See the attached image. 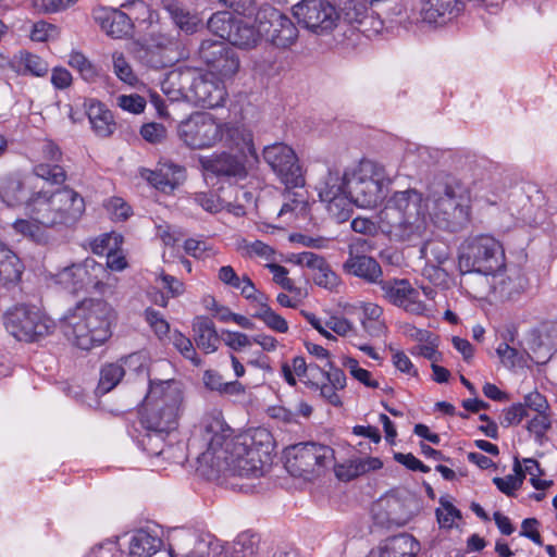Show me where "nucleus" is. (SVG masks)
<instances>
[{"mask_svg": "<svg viewBox=\"0 0 557 557\" xmlns=\"http://www.w3.org/2000/svg\"><path fill=\"white\" fill-rule=\"evenodd\" d=\"M271 435L257 429L239 436L220 419H213L203 430L207 449L198 457L199 469L209 479L225 476L260 478L270 462Z\"/></svg>", "mask_w": 557, "mask_h": 557, "instance_id": "1", "label": "nucleus"}, {"mask_svg": "<svg viewBox=\"0 0 557 557\" xmlns=\"http://www.w3.org/2000/svg\"><path fill=\"white\" fill-rule=\"evenodd\" d=\"M377 225L401 242L422 239L429 227L428 199L416 188L394 191L377 213Z\"/></svg>", "mask_w": 557, "mask_h": 557, "instance_id": "2", "label": "nucleus"}, {"mask_svg": "<svg viewBox=\"0 0 557 557\" xmlns=\"http://www.w3.org/2000/svg\"><path fill=\"white\" fill-rule=\"evenodd\" d=\"M83 196L63 186L53 191L39 190L25 201V212L40 226L63 230L74 226L85 212Z\"/></svg>", "mask_w": 557, "mask_h": 557, "instance_id": "3", "label": "nucleus"}, {"mask_svg": "<svg viewBox=\"0 0 557 557\" xmlns=\"http://www.w3.org/2000/svg\"><path fill=\"white\" fill-rule=\"evenodd\" d=\"M184 408L183 384L176 380H150L143 403L140 422L145 430L171 432L177 428Z\"/></svg>", "mask_w": 557, "mask_h": 557, "instance_id": "4", "label": "nucleus"}, {"mask_svg": "<svg viewBox=\"0 0 557 557\" xmlns=\"http://www.w3.org/2000/svg\"><path fill=\"white\" fill-rule=\"evenodd\" d=\"M506 256L500 242L490 235L466 239L459 249L458 265L462 274L480 273L488 277L505 270Z\"/></svg>", "mask_w": 557, "mask_h": 557, "instance_id": "5", "label": "nucleus"}, {"mask_svg": "<svg viewBox=\"0 0 557 557\" xmlns=\"http://www.w3.org/2000/svg\"><path fill=\"white\" fill-rule=\"evenodd\" d=\"M428 199L433 205L434 220L441 227L457 232L469 222V197L459 184H436L431 188Z\"/></svg>", "mask_w": 557, "mask_h": 557, "instance_id": "6", "label": "nucleus"}, {"mask_svg": "<svg viewBox=\"0 0 557 557\" xmlns=\"http://www.w3.org/2000/svg\"><path fill=\"white\" fill-rule=\"evenodd\" d=\"M178 85V92L196 106L215 108L226 97V89L221 78L213 72L196 73L193 71L173 72L169 75L168 85Z\"/></svg>", "mask_w": 557, "mask_h": 557, "instance_id": "7", "label": "nucleus"}, {"mask_svg": "<svg viewBox=\"0 0 557 557\" xmlns=\"http://www.w3.org/2000/svg\"><path fill=\"white\" fill-rule=\"evenodd\" d=\"M391 184L383 165L363 160L349 172L348 194L356 206L372 208L381 201L384 188Z\"/></svg>", "mask_w": 557, "mask_h": 557, "instance_id": "8", "label": "nucleus"}, {"mask_svg": "<svg viewBox=\"0 0 557 557\" xmlns=\"http://www.w3.org/2000/svg\"><path fill=\"white\" fill-rule=\"evenodd\" d=\"M4 325L13 337L24 342L44 337L50 334L54 327L53 321L36 307L25 305L15 306L7 311Z\"/></svg>", "mask_w": 557, "mask_h": 557, "instance_id": "9", "label": "nucleus"}, {"mask_svg": "<svg viewBox=\"0 0 557 557\" xmlns=\"http://www.w3.org/2000/svg\"><path fill=\"white\" fill-rule=\"evenodd\" d=\"M180 139L190 149H207L223 139V125L209 113L196 112L177 126Z\"/></svg>", "mask_w": 557, "mask_h": 557, "instance_id": "10", "label": "nucleus"}, {"mask_svg": "<svg viewBox=\"0 0 557 557\" xmlns=\"http://www.w3.org/2000/svg\"><path fill=\"white\" fill-rule=\"evenodd\" d=\"M334 450L326 445L312 442L298 443L287 450L286 468L293 475L318 474L333 463Z\"/></svg>", "mask_w": 557, "mask_h": 557, "instance_id": "11", "label": "nucleus"}, {"mask_svg": "<svg viewBox=\"0 0 557 557\" xmlns=\"http://www.w3.org/2000/svg\"><path fill=\"white\" fill-rule=\"evenodd\" d=\"M109 276L110 272L103 264L98 263L92 258H87L81 263H74L62 269L57 273L55 281L72 292L91 288L101 293Z\"/></svg>", "mask_w": 557, "mask_h": 557, "instance_id": "12", "label": "nucleus"}, {"mask_svg": "<svg viewBox=\"0 0 557 557\" xmlns=\"http://www.w3.org/2000/svg\"><path fill=\"white\" fill-rule=\"evenodd\" d=\"M255 22L261 37L277 48H288L298 38V29L293 21L277 9L267 5L259 9Z\"/></svg>", "mask_w": 557, "mask_h": 557, "instance_id": "13", "label": "nucleus"}, {"mask_svg": "<svg viewBox=\"0 0 557 557\" xmlns=\"http://www.w3.org/2000/svg\"><path fill=\"white\" fill-rule=\"evenodd\" d=\"M293 14L300 25L318 35L332 32L339 18L327 0H301L293 7Z\"/></svg>", "mask_w": 557, "mask_h": 557, "instance_id": "14", "label": "nucleus"}, {"mask_svg": "<svg viewBox=\"0 0 557 557\" xmlns=\"http://www.w3.org/2000/svg\"><path fill=\"white\" fill-rule=\"evenodd\" d=\"M263 159L287 187L302 185L304 180L294 150L285 144H273L263 150Z\"/></svg>", "mask_w": 557, "mask_h": 557, "instance_id": "15", "label": "nucleus"}, {"mask_svg": "<svg viewBox=\"0 0 557 557\" xmlns=\"http://www.w3.org/2000/svg\"><path fill=\"white\" fill-rule=\"evenodd\" d=\"M77 318L87 324L94 338L103 344L111 336V322L114 318L112 307L101 299L84 300L74 310Z\"/></svg>", "mask_w": 557, "mask_h": 557, "instance_id": "16", "label": "nucleus"}, {"mask_svg": "<svg viewBox=\"0 0 557 557\" xmlns=\"http://www.w3.org/2000/svg\"><path fill=\"white\" fill-rule=\"evenodd\" d=\"M377 285L387 302L414 314H423L426 311L425 304L419 299V290L408 280H381Z\"/></svg>", "mask_w": 557, "mask_h": 557, "instance_id": "17", "label": "nucleus"}, {"mask_svg": "<svg viewBox=\"0 0 557 557\" xmlns=\"http://www.w3.org/2000/svg\"><path fill=\"white\" fill-rule=\"evenodd\" d=\"M366 242L361 239L349 245V256L343 268L348 274L362 278L367 283L379 284L383 274L379 262L372 257L358 253V247L362 248Z\"/></svg>", "mask_w": 557, "mask_h": 557, "instance_id": "18", "label": "nucleus"}, {"mask_svg": "<svg viewBox=\"0 0 557 557\" xmlns=\"http://www.w3.org/2000/svg\"><path fill=\"white\" fill-rule=\"evenodd\" d=\"M140 176L156 189L171 194L185 180V169L178 164L160 162L156 170L141 169Z\"/></svg>", "mask_w": 557, "mask_h": 557, "instance_id": "19", "label": "nucleus"}, {"mask_svg": "<svg viewBox=\"0 0 557 557\" xmlns=\"http://www.w3.org/2000/svg\"><path fill=\"white\" fill-rule=\"evenodd\" d=\"M199 163L205 172L219 177L243 180L247 176L243 160L226 152L201 157Z\"/></svg>", "mask_w": 557, "mask_h": 557, "instance_id": "20", "label": "nucleus"}, {"mask_svg": "<svg viewBox=\"0 0 557 557\" xmlns=\"http://www.w3.org/2000/svg\"><path fill=\"white\" fill-rule=\"evenodd\" d=\"M491 295L495 300L509 301L518 298L524 290V280L516 270L497 271L488 275Z\"/></svg>", "mask_w": 557, "mask_h": 557, "instance_id": "21", "label": "nucleus"}, {"mask_svg": "<svg viewBox=\"0 0 557 557\" xmlns=\"http://www.w3.org/2000/svg\"><path fill=\"white\" fill-rule=\"evenodd\" d=\"M92 16L101 29L112 38H124L133 30L129 16L117 9L99 7L94 10Z\"/></svg>", "mask_w": 557, "mask_h": 557, "instance_id": "22", "label": "nucleus"}, {"mask_svg": "<svg viewBox=\"0 0 557 557\" xmlns=\"http://www.w3.org/2000/svg\"><path fill=\"white\" fill-rule=\"evenodd\" d=\"M462 10L458 0H422L420 16L428 24L443 25L455 18Z\"/></svg>", "mask_w": 557, "mask_h": 557, "instance_id": "23", "label": "nucleus"}, {"mask_svg": "<svg viewBox=\"0 0 557 557\" xmlns=\"http://www.w3.org/2000/svg\"><path fill=\"white\" fill-rule=\"evenodd\" d=\"M419 550V542L413 536L400 534L383 541L368 557H414Z\"/></svg>", "mask_w": 557, "mask_h": 557, "instance_id": "24", "label": "nucleus"}, {"mask_svg": "<svg viewBox=\"0 0 557 557\" xmlns=\"http://www.w3.org/2000/svg\"><path fill=\"white\" fill-rule=\"evenodd\" d=\"M62 331L66 338L81 349L89 350L100 343L94 338V333L85 322L77 318L73 311L65 318L62 324Z\"/></svg>", "mask_w": 557, "mask_h": 557, "instance_id": "25", "label": "nucleus"}, {"mask_svg": "<svg viewBox=\"0 0 557 557\" xmlns=\"http://www.w3.org/2000/svg\"><path fill=\"white\" fill-rule=\"evenodd\" d=\"M86 114L92 131L99 137H109L115 129L112 112L100 101L90 99L85 103Z\"/></svg>", "mask_w": 557, "mask_h": 557, "instance_id": "26", "label": "nucleus"}, {"mask_svg": "<svg viewBox=\"0 0 557 557\" xmlns=\"http://www.w3.org/2000/svg\"><path fill=\"white\" fill-rule=\"evenodd\" d=\"M162 7L172 23L185 34H194L200 26V18L177 0H162Z\"/></svg>", "mask_w": 557, "mask_h": 557, "instance_id": "27", "label": "nucleus"}, {"mask_svg": "<svg viewBox=\"0 0 557 557\" xmlns=\"http://www.w3.org/2000/svg\"><path fill=\"white\" fill-rule=\"evenodd\" d=\"M9 66L18 75H32L35 77H44L49 71V64L46 60L26 50L15 53Z\"/></svg>", "mask_w": 557, "mask_h": 557, "instance_id": "28", "label": "nucleus"}, {"mask_svg": "<svg viewBox=\"0 0 557 557\" xmlns=\"http://www.w3.org/2000/svg\"><path fill=\"white\" fill-rule=\"evenodd\" d=\"M348 171L341 173L338 170H327L317 186L320 200L334 199L348 194Z\"/></svg>", "mask_w": 557, "mask_h": 557, "instance_id": "29", "label": "nucleus"}, {"mask_svg": "<svg viewBox=\"0 0 557 557\" xmlns=\"http://www.w3.org/2000/svg\"><path fill=\"white\" fill-rule=\"evenodd\" d=\"M345 16L358 32L367 37L380 34L384 27L383 21L375 16L373 11L364 10L363 7H354L345 13Z\"/></svg>", "mask_w": 557, "mask_h": 557, "instance_id": "30", "label": "nucleus"}, {"mask_svg": "<svg viewBox=\"0 0 557 557\" xmlns=\"http://www.w3.org/2000/svg\"><path fill=\"white\" fill-rule=\"evenodd\" d=\"M194 338L201 350L206 354L214 352L220 343V336L215 330L214 323L203 317H198L193 323Z\"/></svg>", "mask_w": 557, "mask_h": 557, "instance_id": "31", "label": "nucleus"}, {"mask_svg": "<svg viewBox=\"0 0 557 557\" xmlns=\"http://www.w3.org/2000/svg\"><path fill=\"white\" fill-rule=\"evenodd\" d=\"M411 503L412 500L406 502L396 496H387L379 500V509L383 508L387 511L393 527H403L408 523L413 516Z\"/></svg>", "mask_w": 557, "mask_h": 557, "instance_id": "32", "label": "nucleus"}, {"mask_svg": "<svg viewBox=\"0 0 557 557\" xmlns=\"http://www.w3.org/2000/svg\"><path fill=\"white\" fill-rule=\"evenodd\" d=\"M260 37L259 28L256 29L250 21L238 17L233 25L228 42L242 49H249L257 45Z\"/></svg>", "mask_w": 557, "mask_h": 557, "instance_id": "33", "label": "nucleus"}, {"mask_svg": "<svg viewBox=\"0 0 557 557\" xmlns=\"http://www.w3.org/2000/svg\"><path fill=\"white\" fill-rule=\"evenodd\" d=\"M23 264L18 257L4 244L0 243V282L16 283L21 280Z\"/></svg>", "mask_w": 557, "mask_h": 557, "instance_id": "34", "label": "nucleus"}, {"mask_svg": "<svg viewBox=\"0 0 557 557\" xmlns=\"http://www.w3.org/2000/svg\"><path fill=\"white\" fill-rule=\"evenodd\" d=\"M161 540L145 530H138L129 543L131 557H151L158 552Z\"/></svg>", "mask_w": 557, "mask_h": 557, "instance_id": "35", "label": "nucleus"}, {"mask_svg": "<svg viewBox=\"0 0 557 557\" xmlns=\"http://www.w3.org/2000/svg\"><path fill=\"white\" fill-rule=\"evenodd\" d=\"M420 256L426 264L444 265L449 260L450 249L442 240H429L420 248Z\"/></svg>", "mask_w": 557, "mask_h": 557, "instance_id": "36", "label": "nucleus"}, {"mask_svg": "<svg viewBox=\"0 0 557 557\" xmlns=\"http://www.w3.org/2000/svg\"><path fill=\"white\" fill-rule=\"evenodd\" d=\"M125 369L120 363H108L101 368L97 393L107 394L111 392L122 380Z\"/></svg>", "mask_w": 557, "mask_h": 557, "instance_id": "37", "label": "nucleus"}, {"mask_svg": "<svg viewBox=\"0 0 557 557\" xmlns=\"http://www.w3.org/2000/svg\"><path fill=\"white\" fill-rule=\"evenodd\" d=\"M203 383L207 388L220 394L236 395L244 392V387L239 382H224L222 375L213 370H207L203 373Z\"/></svg>", "mask_w": 557, "mask_h": 557, "instance_id": "38", "label": "nucleus"}, {"mask_svg": "<svg viewBox=\"0 0 557 557\" xmlns=\"http://www.w3.org/2000/svg\"><path fill=\"white\" fill-rule=\"evenodd\" d=\"M237 18L226 11L215 12L208 20L207 26L212 34L228 41L233 25Z\"/></svg>", "mask_w": 557, "mask_h": 557, "instance_id": "39", "label": "nucleus"}, {"mask_svg": "<svg viewBox=\"0 0 557 557\" xmlns=\"http://www.w3.org/2000/svg\"><path fill=\"white\" fill-rule=\"evenodd\" d=\"M321 201L326 205V210L329 214L336 222L343 223L350 218L354 201L349 194H346L341 197H335L334 199H324Z\"/></svg>", "mask_w": 557, "mask_h": 557, "instance_id": "40", "label": "nucleus"}, {"mask_svg": "<svg viewBox=\"0 0 557 557\" xmlns=\"http://www.w3.org/2000/svg\"><path fill=\"white\" fill-rule=\"evenodd\" d=\"M170 432H158L146 430V433L141 435L139 444L141 448L150 456H162L169 453L165 444V436Z\"/></svg>", "mask_w": 557, "mask_h": 557, "instance_id": "41", "label": "nucleus"}, {"mask_svg": "<svg viewBox=\"0 0 557 557\" xmlns=\"http://www.w3.org/2000/svg\"><path fill=\"white\" fill-rule=\"evenodd\" d=\"M253 317L262 321L267 327L277 333H287L288 323L280 314H277L267 302L262 304L253 313Z\"/></svg>", "mask_w": 557, "mask_h": 557, "instance_id": "42", "label": "nucleus"}, {"mask_svg": "<svg viewBox=\"0 0 557 557\" xmlns=\"http://www.w3.org/2000/svg\"><path fill=\"white\" fill-rule=\"evenodd\" d=\"M239 69V59L233 49H228L224 52V55L218 60L214 66L208 72H213L214 76L221 78L222 82L225 78L234 76Z\"/></svg>", "mask_w": 557, "mask_h": 557, "instance_id": "43", "label": "nucleus"}, {"mask_svg": "<svg viewBox=\"0 0 557 557\" xmlns=\"http://www.w3.org/2000/svg\"><path fill=\"white\" fill-rule=\"evenodd\" d=\"M69 65L76 70L82 78L88 83H95L99 77V70L83 53L72 52L69 58Z\"/></svg>", "mask_w": 557, "mask_h": 557, "instance_id": "44", "label": "nucleus"}, {"mask_svg": "<svg viewBox=\"0 0 557 557\" xmlns=\"http://www.w3.org/2000/svg\"><path fill=\"white\" fill-rule=\"evenodd\" d=\"M33 173L51 185H61L66 178V171L59 164L38 163L33 168Z\"/></svg>", "mask_w": 557, "mask_h": 557, "instance_id": "45", "label": "nucleus"}, {"mask_svg": "<svg viewBox=\"0 0 557 557\" xmlns=\"http://www.w3.org/2000/svg\"><path fill=\"white\" fill-rule=\"evenodd\" d=\"M170 341L174 348L187 360H189L194 366L199 367L201 364V359L198 357L196 349L193 345L190 338L185 336L180 331L175 330L170 335Z\"/></svg>", "mask_w": 557, "mask_h": 557, "instance_id": "46", "label": "nucleus"}, {"mask_svg": "<svg viewBox=\"0 0 557 557\" xmlns=\"http://www.w3.org/2000/svg\"><path fill=\"white\" fill-rule=\"evenodd\" d=\"M239 250L242 252V256L245 258L259 257L265 261H269V263L274 262L275 260L274 249L261 240H244L239 245Z\"/></svg>", "mask_w": 557, "mask_h": 557, "instance_id": "47", "label": "nucleus"}, {"mask_svg": "<svg viewBox=\"0 0 557 557\" xmlns=\"http://www.w3.org/2000/svg\"><path fill=\"white\" fill-rule=\"evenodd\" d=\"M222 141L235 147L247 146L250 149L252 138L249 132H247L244 127L235 126L230 123H222Z\"/></svg>", "mask_w": 557, "mask_h": 557, "instance_id": "48", "label": "nucleus"}, {"mask_svg": "<svg viewBox=\"0 0 557 557\" xmlns=\"http://www.w3.org/2000/svg\"><path fill=\"white\" fill-rule=\"evenodd\" d=\"M228 49L222 41L203 40L199 48V55L211 70Z\"/></svg>", "mask_w": 557, "mask_h": 557, "instance_id": "49", "label": "nucleus"}, {"mask_svg": "<svg viewBox=\"0 0 557 557\" xmlns=\"http://www.w3.org/2000/svg\"><path fill=\"white\" fill-rule=\"evenodd\" d=\"M112 63L114 74L119 79L131 86L137 83V76L123 52L114 51L112 53Z\"/></svg>", "mask_w": 557, "mask_h": 557, "instance_id": "50", "label": "nucleus"}, {"mask_svg": "<svg viewBox=\"0 0 557 557\" xmlns=\"http://www.w3.org/2000/svg\"><path fill=\"white\" fill-rule=\"evenodd\" d=\"M342 364L350 375L367 387L377 388L379 382L371 377V373L359 366L358 360L351 357H343Z\"/></svg>", "mask_w": 557, "mask_h": 557, "instance_id": "51", "label": "nucleus"}, {"mask_svg": "<svg viewBox=\"0 0 557 557\" xmlns=\"http://www.w3.org/2000/svg\"><path fill=\"white\" fill-rule=\"evenodd\" d=\"M513 471L516 474H509L505 478L493 479V482L497 486V488L508 496L512 495L513 492L518 490L522 484V478L520 476V474L522 473V466L517 458L515 460Z\"/></svg>", "mask_w": 557, "mask_h": 557, "instance_id": "52", "label": "nucleus"}, {"mask_svg": "<svg viewBox=\"0 0 557 557\" xmlns=\"http://www.w3.org/2000/svg\"><path fill=\"white\" fill-rule=\"evenodd\" d=\"M523 463L524 467H522V473L520 474L522 480L524 479L525 474H529L530 482L536 490H545L552 484V481L541 479L544 472L535 459L525 458L523 459Z\"/></svg>", "mask_w": 557, "mask_h": 557, "instance_id": "53", "label": "nucleus"}, {"mask_svg": "<svg viewBox=\"0 0 557 557\" xmlns=\"http://www.w3.org/2000/svg\"><path fill=\"white\" fill-rule=\"evenodd\" d=\"M539 348L545 349L546 354L550 356L557 351V323H545L539 332Z\"/></svg>", "mask_w": 557, "mask_h": 557, "instance_id": "54", "label": "nucleus"}, {"mask_svg": "<svg viewBox=\"0 0 557 557\" xmlns=\"http://www.w3.org/2000/svg\"><path fill=\"white\" fill-rule=\"evenodd\" d=\"M313 281L317 285L330 290L336 289L341 284L339 277L331 269L326 260L323 262L322 267H319L318 270L313 272Z\"/></svg>", "mask_w": 557, "mask_h": 557, "instance_id": "55", "label": "nucleus"}, {"mask_svg": "<svg viewBox=\"0 0 557 557\" xmlns=\"http://www.w3.org/2000/svg\"><path fill=\"white\" fill-rule=\"evenodd\" d=\"M145 319L159 339L162 341L169 336L170 324L160 312L148 308L145 310Z\"/></svg>", "mask_w": 557, "mask_h": 557, "instance_id": "56", "label": "nucleus"}, {"mask_svg": "<svg viewBox=\"0 0 557 557\" xmlns=\"http://www.w3.org/2000/svg\"><path fill=\"white\" fill-rule=\"evenodd\" d=\"M552 422L546 413H534L528 424V430L535 436V441L542 443L546 432L550 429Z\"/></svg>", "mask_w": 557, "mask_h": 557, "instance_id": "57", "label": "nucleus"}, {"mask_svg": "<svg viewBox=\"0 0 557 557\" xmlns=\"http://www.w3.org/2000/svg\"><path fill=\"white\" fill-rule=\"evenodd\" d=\"M104 208L111 218L116 221H124L131 215V207L120 197L108 199Z\"/></svg>", "mask_w": 557, "mask_h": 557, "instance_id": "58", "label": "nucleus"}, {"mask_svg": "<svg viewBox=\"0 0 557 557\" xmlns=\"http://www.w3.org/2000/svg\"><path fill=\"white\" fill-rule=\"evenodd\" d=\"M116 103L122 110L134 114L141 113L146 108L145 98L137 94L121 95L116 98Z\"/></svg>", "mask_w": 557, "mask_h": 557, "instance_id": "59", "label": "nucleus"}, {"mask_svg": "<svg viewBox=\"0 0 557 557\" xmlns=\"http://www.w3.org/2000/svg\"><path fill=\"white\" fill-rule=\"evenodd\" d=\"M58 36V28L45 21L36 22L30 30V39L37 42L48 41Z\"/></svg>", "mask_w": 557, "mask_h": 557, "instance_id": "60", "label": "nucleus"}, {"mask_svg": "<svg viewBox=\"0 0 557 557\" xmlns=\"http://www.w3.org/2000/svg\"><path fill=\"white\" fill-rule=\"evenodd\" d=\"M184 250L186 253L197 259H205L213 255V249L207 242L196 238L186 239Z\"/></svg>", "mask_w": 557, "mask_h": 557, "instance_id": "61", "label": "nucleus"}, {"mask_svg": "<svg viewBox=\"0 0 557 557\" xmlns=\"http://www.w3.org/2000/svg\"><path fill=\"white\" fill-rule=\"evenodd\" d=\"M270 272L273 274V281L278 284L282 288L288 292H297L298 288L295 286L293 280H290L288 275V270L280 265L275 262L268 263L265 265Z\"/></svg>", "mask_w": 557, "mask_h": 557, "instance_id": "62", "label": "nucleus"}, {"mask_svg": "<svg viewBox=\"0 0 557 557\" xmlns=\"http://www.w3.org/2000/svg\"><path fill=\"white\" fill-rule=\"evenodd\" d=\"M140 135L150 144H159L166 138V128L160 123H147L141 126Z\"/></svg>", "mask_w": 557, "mask_h": 557, "instance_id": "63", "label": "nucleus"}, {"mask_svg": "<svg viewBox=\"0 0 557 557\" xmlns=\"http://www.w3.org/2000/svg\"><path fill=\"white\" fill-rule=\"evenodd\" d=\"M531 414L523 404H515L504 411L502 424L509 426L519 424L523 418H530Z\"/></svg>", "mask_w": 557, "mask_h": 557, "instance_id": "64", "label": "nucleus"}]
</instances>
